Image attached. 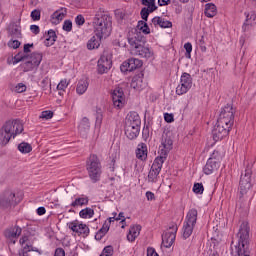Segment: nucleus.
<instances>
[{
  "mask_svg": "<svg viewBox=\"0 0 256 256\" xmlns=\"http://www.w3.org/2000/svg\"><path fill=\"white\" fill-rule=\"evenodd\" d=\"M173 149V139H171V136L169 134H163L161 138V144L159 146L157 157L158 159H161L162 161H167V157Z\"/></svg>",
  "mask_w": 256,
  "mask_h": 256,
  "instance_id": "8",
  "label": "nucleus"
},
{
  "mask_svg": "<svg viewBox=\"0 0 256 256\" xmlns=\"http://www.w3.org/2000/svg\"><path fill=\"white\" fill-rule=\"evenodd\" d=\"M23 63L21 67L24 71H32L33 70V57L30 59L21 60Z\"/></svg>",
  "mask_w": 256,
  "mask_h": 256,
  "instance_id": "41",
  "label": "nucleus"
},
{
  "mask_svg": "<svg viewBox=\"0 0 256 256\" xmlns=\"http://www.w3.org/2000/svg\"><path fill=\"white\" fill-rule=\"evenodd\" d=\"M139 67H143V61L137 58H130L128 61L122 63L120 71H122V73H127V71H135V69H139Z\"/></svg>",
  "mask_w": 256,
  "mask_h": 256,
  "instance_id": "19",
  "label": "nucleus"
},
{
  "mask_svg": "<svg viewBox=\"0 0 256 256\" xmlns=\"http://www.w3.org/2000/svg\"><path fill=\"white\" fill-rule=\"evenodd\" d=\"M203 191H205V188L203 187L202 183H195L193 186V192L196 195H203Z\"/></svg>",
  "mask_w": 256,
  "mask_h": 256,
  "instance_id": "45",
  "label": "nucleus"
},
{
  "mask_svg": "<svg viewBox=\"0 0 256 256\" xmlns=\"http://www.w3.org/2000/svg\"><path fill=\"white\" fill-rule=\"evenodd\" d=\"M147 256H159L154 248H148L147 249Z\"/></svg>",
  "mask_w": 256,
  "mask_h": 256,
  "instance_id": "62",
  "label": "nucleus"
},
{
  "mask_svg": "<svg viewBox=\"0 0 256 256\" xmlns=\"http://www.w3.org/2000/svg\"><path fill=\"white\" fill-rule=\"evenodd\" d=\"M116 221H121V223H125V215L123 212H120L118 216H115Z\"/></svg>",
  "mask_w": 256,
  "mask_h": 256,
  "instance_id": "61",
  "label": "nucleus"
},
{
  "mask_svg": "<svg viewBox=\"0 0 256 256\" xmlns=\"http://www.w3.org/2000/svg\"><path fill=\"white\" fill-rule=\"evenodd\" d=\"M93 27L95 35H98L99 37L103 38L111 35L113 22L111 21L110 16L105 13L103 8L96 10L93 18Z\"/></svg>",
  "mask_w": 256,
  "mask_h": 256,
  "instance_id": "1",
  "label": "nucleus"
},
{
  "mask_svg": "<svg viewBox=\"0 0 256 256\" xmlns=\"http://www.w3.org/2000/svg\"><path fill=\"white\" fill-rule=\"evenodd\" d=\"M67 87H69V81H67V79H63L59 82V84L57 85V91L59 92V95H63V93H65V89H67Z\"/></svg>",
  "mask_w": 256,
  "mask_h": 256,
  "instance_id": "40",
  "label": "nucleus"
},
{
  "mask_svg": "<svg viewBox=\"0 0 256 256\" xmlns=\"http://www.w3.org/2000/svg\"><path fill=\"white\" fill-rule=\"evenodd\" d=\"M8 46H10L12 49H19L21 47V42L19 40H10L8 42Z\"/></svg>",
  "mask_w": 256,
  "mask_h": 256,
  "instance_id": "53",
  "label": "nucleus"
},
{
  "mask_svg": "<svg viewBox=\"0 0 256 256\" xmlns=\"http://www.w3.org/2000/svg\"><path fill=\"white\" fill-rule=\"evenodd\" d=\"M245 22L242 26L244 31H249L251 27H255L256 25V11H251L249 13L245 12Z\"/></svg>",
  "mask_w": 256,
  "mask_h": 256,
  "instance_id": "25",
  "label": "nucleus"
},
{
  "mask_svg": "<svg viewBox=\"0 0 256 256\" xmlns=\"http://www.w3.org/2000/svg\"><path fill=\"white\" fill-rule=\"evenodd\" d=\"M128 43L132 46L133 49H137V47H141L145 45V37L141 32H135L128 37Z\"/></svg>",
  "mask_w": 256,
  "mask_h": 256,
  "instance_id": "22",
  "label": "nucleus"
},
{
  "mask_svg": "<svg viewBox=\"0 0 256 256\" xmlns=\"http://www.w3.org/2000/svg\"><path fill=\"white\" fill-rule=\"evenodd\" d=\"M31 47H33V44H25L23 52H19L14 56L13 64L16 65V63H21V61H25V59H31L33 57Z\"/></svg>",
  "mask_w": 256,
  "mask_h": 256,
  "instance_id": "20",
  "label": "nucleus"
},
{
  "mask_svg": "<svg viewBox=\"0 0 256 256\" xmlns=\"http://www.w3.org/2000/svg\"><path fill=\"white\" fill-rule=\"evenodd\" d=\"M164 121H166V123H173V121H175V118L173 114L164 113Z\"/></svg>",
  "mask_w": 256,
  "mask_h": 256,
  "instance_id": "56",
  "label": "nucleus"
},
{
  "mask_svg": "<svg viewBox=\"0 0 256 256\" xmlns=\"http://www.w3.org/2000/svg\"><path fill=\"white\" fill-rule=\"evenodd\" d=\"M101 39H103V37L98 36L97 34L92 36L87 42V49H89V51L99 49V47H101Z\"/></svg>",
  "mask_w": 256,
  "mask_h": 256,
  "instance_id": "29",
  "label": "nucleus"
},
{
  "mask_svg": "<svg viewBox=\"0 0 256 256\" xmlns=\"http://www.w3.org/2000/svg\"><path fill=\"white\" fill-rule=\"evenodd\" d=\"M40 87L43 89V91H47V89H51V80L46 77L41 81Z\"/></svg>",
  "mask_w": 256,
  "mask_h": 256,
  "instance_id": "48",
  "label": "nucleus"
},
{
  "mask_svg": "<svg viewBox=\"0 0 256 256\" xmlns=\"http://www.w3.org/2000/svg\"><path fill=\"white\" fill-rule=\"evenodd\" d=\"M163 163H165V160L155 158L148 172V183H157L159 181V173H161V169H163Z\"/></svg>",
  "mask_w": 256,
  "mask_h": 256,
  "instance_id": "11",
  "label": "nucleus"
},
{
  "mask_svg": "<svg viewBox=\"0 0 256 256\" xmlns=\"http://www.w3.org/2000/svg\"><path fill=\"white\" fill-rule=\"evenodd\" d=\"M150 13H153V11H151V8H149L148 6L141 9L140 15L143 21H147V19H149Z\"/></svg>",
  "mask_w": 256,
  "mask_h": 256,
  "instance_id": "44",
  "label": "nucleus"
},
{
  "mask_svg": "<svg viewBox=\"0 0 256 256\" xmlns=\"http://www.w3.org/2000/svg\"><path fill=\"white\" fill-rule=\"evenodd\" d=\"M131 87L132 89H136L137 91L143 89V78H141L140 76H134L131 81Z\"/></svg>",
  "mask_w": 256,
  "mask_h": 256,
  "instance_id": "38",
  "label": "nucleus"
},
{
  "mask_svg": "<svg viewBox=\"0 0 256 256\" xmlns=\"http://www.w3.org/2000/svg\"><path fill=\"white\" fill-rule=\"evenodd\" d=\"M249 223L243 222L237 233L238 244L235 246L237 256H251L249 249Z\"/></svg>",
  "mask_w": 256,
  "mask_h": 256,
  "instance_id": "3",
  "label": "nucleus"
},
{
  "mask_svg": "<svg viewBox=\"0 0 256 256\" xmlns=\"http://www.w3.org/2000/svg\"><path fill=\"white\" fill-rule=\"evenodd\" d=\"M67 227L71 231H73V233H76L77 235H82L83 237H88L90 233L89 226H87V224H83V222H80L78 220L67 223Z\"/></svg>",
  "mask_w": 256,
  "mask_h": 256,
  "instance_id": "16",
  "label": "nucleus"
},
{
  "mask_svg": "<svg viewBox=\"0 0 256 256\" xmlns=\"http://www.w3.org/2000/svg\"><path fill=\"white\" fill-rule=\"evenodd\" d=\"M55 41H57V33H55L53 29L48 30L46 39L44 40V45L46 47H51L55 45Z\"/></svg>",
  "mask_w": 256,
  "mask_h": 256,
  "instance_id": "32",
  "label": "nucleus"
},
{
  "mask_svg": "<svg viewBox=\"0 0 256 256\" xmlns=\"http://www.w3.org/2000/svg\"><path fill=\"white\" fill-rule=\"evenodd\" d=\"M177 230H178L177 224H172L169 227V230L164 234H162L163 247H165L166 249H169V247H171L173 243H175V239L177 237Z\"/></svg>",
  "mask_w": 256,
  "mask_h": 256,
  "instance_id": "14",
  "label": "nucleus"
},
{
  "mask_svg": "<svg viewBox=\"0 0 256 256\" xmlns=\"http://www.w3.org/2000/svg\"><path fill=\"white\" fill-rule=\"evenodd\" d=\"M18 151L23 154L31 153L33 151V146L27 142H21L18 144Z\"/></svg>",
  "mask_w": 256,
  "mask_h": 256,
  "instance_id": "39",
  "label": "nucleus"
},
{
  "mask_svg": "<svg viewBox=\"0 0 256 256\" xmlns=\"http://www.w3.org/2000/svg\"><path fill=\"white\" fill-rule=\"evenodd\" d=\"M86 171L92 183L101 181V175H103V166L101 165L99 156L96 154H90L86 160Z\"/></svg>",
  "mask_w": 256,
  "mask_h": 256,
  "instance_id": "4",
  "label": "nucleus"
},
{
  "mask_svg": "<svg viewBox=\"0 0 256 256\" xmlns=\"http://www.w3.org/2000/svg\"><path fill=\"white\" fill-rule=\"evenodd\" d=\"M197 215L198 212L195 208L188 211L182 228L183 239H189V237L193 235V229H195V225H197Z\"/></svg>",
  "mask_w": 256,
  "mask_h": 256,
  "instance_id": "7",
  "label": "nucleus"
},
{
  "mask_svg": "<svg viewBox=\"0 0 256 256\" xmlns=\"http://www.w3.org/2000/svg\"><path fill=\"white\" fill-rule=\"evenodd\" d=\"M111 97L113 106L116 109H123L125 107V92H123V88L116 87L111 91Z\"/></svg>",
  "mask_w": 256,
  "mask_h": 256,
  "instance_id": "15",
  "label": "nucleus"
},
{
  "mask_svg": "<svg viewBox=\"0 0 256 256\" xmlns=\"http://www.w3.org/2000/svg\"><path fill=\"white\" fill-rule=\"evenodd\" d=\"M193 87L191 74L184 72L180 77V85L176 87V95H185Z\"/></svg>",
  "mask_w": 256,
  "mask_h": 256,
  "instance_id": "9",
  "label": "nucleus"
},
{
  "mask_svg": "<svg viewBox=\"0 0 256 256\" xmlns=\"http://www.w3.org/2000/svg\"><path fill=\"white\" fill-rule=\"evenodd\" d=\"M113 253H114L113 246L109 245L104 247V249L102 250L99 256H113Z\"/></svg>",
  "mask_w": 256,
  "mask_h": 256,
  "instance_id": "46",
  "label": "nucleus"
},
{
  "mask_svg": "<svg viewBox=\"0 0 256 256\" xmlns=\"http://www.w3.org/2000/svg\"><path fill=\"white\" fill-rule=\"evenodd\" d=\"M20 245H22V253L19 256H29V253L33 251V244L29 242V236H22L19 240Z\"/></svg>",
  "mask_w": 256,
  "mask_h": 256,
  "instance_id": "26",
  "label": "nucleus"
},
{
  "mask_svg": "<svg viewBox=\"0 0 256 256\" xmlns=\"http://www.w3.org/2000/svg\"><path fill=\"white\" fill-rule=\"evenodd\" d=\"M141 4L148 7L150 9V11H157V6L155 5V0H141Z\"/></svg>",
  "mask_w": 256,
  "mask_h": 256,
  "instance_id": "43",
  "label": "nucleus"
},
{
  "mask_svg": "<svg viewBox=\"0 0 256 256\" xmlns=\"http://www.w3.org/2000/svg\"><path fill=\"white\" fill-rule=\"evenodd\" d=\"M184 49L186 51V57H191V51H193V45L190 42L184 44Z\"/></svg>",
  "mask_w": 256,
  "mask_h": 256,
  "instance_id": "54",
  "label": "nucleus"
},
{
  "mask_svg": "<svg viewBox=\"0 0 256 256\" xmlns=\"http://www.w3.org/2000/svg\"><path fill=\"white\" fill-rule=\"evenodd\" d=\"M146 198L148 201H153V199H155V194L151 191H147L146 192Z\"/></svg>",
  "mask_w": 256,
  "mask_h": 256,
  "instance_id": "63",
  "label": "nucleus"
},
{
  "mask_svg": "<svg viewBox=\"0 0 256 256\" xmlns=\"http://www.w3.org/2000/svg\"><path fill=\"white\" fill-rule=\"evenodd\" d=\"M251 168H246L240 176L239 191L241 195H247L249 189H251Z\"/></svg>",
  "mask_w": 256,
  "mask_h": 256,
  "instance_id": "12",
  "label": "nucleus"
},
{
  "mask_svg": "<svg viewBox=\"0 0 256 256\" xmlns=\"http://www.w3.org/2000/svg\"><path fill=\"white\" fill-rule=\"evenodd\" d=\"M204 13L206 17L213 19V17L217 15V6H215L213 3L206 4Z\"/></svg>",
  "mask_w": 256,
  "mask_h": 256,
  "instance_id": "35",
  "label": "nucleus"
},
{
  "mask_svg": "<svg viewBox=\"0 0 256 256\" xmlns=\"http://www.w3.org/2000/svg\"><path fill=\"white\" fill-rule=\"evenodd\" d=\"M75 23L79 27H81L82 25H85V17H83V15H81V14L76 16Z\"/></svg>",
  "mask_w": 256,
  "mask_h": 256,
  "instance_id": "55",
  "label": "nucleus"
},
{
  "mask_svg": "<svg viewBox=\"0 0 256 256\" xmlns=\"http://www.w3.org/2000/svg\"><path fill=\"white\" fill-rule=\"evenodd\" d=\"M101 123H103V113L101 112H97V115H96V123H95V126L99 128H101Z\"/></svg>",
  "mask_w": 256,
  "mask_h": 256,
  "instance_id": "52",
  "label": "nucleus"
},
{
  "mask_svg": "<svg viewBox=\"0 0 256 256\" xmlns=\"http://www.w3.org/2000/svg\"><path fill=\"white\" fill-rule=\"evenodd\" d=\"M235 112L236 110L233 107V104H227L221 109L217 123L232 129L235 124Z\"/></svg>",
  "mask_w": 256,
  "mask_h": 256,
  "instance_id": "6",
  "label": "nucleus"
},
{
  "mask_svg": "<svg viewBox=\"0 0 256 256\" xmlns=\"http://www.w3.org/2000/svg\"><path fill=\"white\" fill-rule=\"evenodd\" d=\"M23 201V194L13 192L12 190H5L0 195V207L2 209H9V207H15Z\"/></svg>",
  "mask_w": 256,
  "mask_h": 256,
  "instance_id": "5",
  "label": "nucleus"
},
{
  "mask_svg": "<svg viewBox=\"0 0 256 256\" xmlns=\"http://www.w3.org/2000/svg\"><path fill=\"white\" fill-rule=\"evenodd\" d=\"M41 61H43V54L39 52H34V65L39 67V65H41Z\"/></svg>",
  "mask_w": 256,
  "mask_h": 256,
  "instance_id": "50",
  "label": "nucleus"
},
{
  "mask_svg": "<svg viewBox=\"0 0 256 256\" xmlns=\"http://www.w3.org/2000/svg\"><path fill=\"white\" fill-rule=\"evenodd\" d=\"M23 133V124L19 120L6 121L0 128V145L5 147L11 141V137L15 139L17 135Z\"/></svg>",
  "mask_w": 256,
  "mask_h": 256,
  "instance_id": "2",
  "label": "nucleus"
},
{
  "mask_svg": "<svg viewBox=\"0 0 256 256\" xmlns=\"http://www.w3.org/2000/svg\"><path fill=\"white\" fill-rule=\"evenodd\" d=\"M39 119H45L46 121L49 119H53V111L51 110L42 111L41 115L39 116Z\"/></svg>",
  "mask_w": 256,
  "mask_h": 256,
  "instance_id": "47",
  "label": "nucleus"
},
{
  "mask_svg": "<svg viewBox=\"0 0 256 256\" xmlns=\"http://www.w3.org/2000/svg\"><path fill=\"white\" fill-rule=\"evenodd\" d=\"M53 256H65V250L63 248H56Z\"/></svg>",
  "mask_w": 256,
  "mask_h": 256,
  "instance_id": "59",
  "label": "nucleus"
},
{
  "mask_svg": "<svg viewBox=\"0 0 256 256\" xmlns=\"http://www.w3.org/2000/svg\"><path fill=\"white\" fill-rule=\"evenodd\" d=\"M152 25L154 27H160L161 29H171L173 23L161 16H155L152 18Z\"/></svg>",
  "mask_w": 256,
  "mask_h": 256,
  "instance_id": "27",
  "label": "nucleus"
},
{
  "mask_svg": "<svg viewBox=\"0 0 256 256\" xmlns=\"http://www.w3.org/2000/svg\"><path fill=\"white\" fill-rule=\"evenodd\" d=\"M132 53L138 55V57H141L142 59H151V57H153V52L149 47L145 46V44L132 49Z\"/></svg>",
  "mask_w": 256,
  "mask_h": 256,
  "instance_id": "23",
  "label": "nucleus"
},
{
  "mask_svg": "<svg viewBox=\"0 0 256 256\" xmlns=\"http://www.w3.org/2000/svg\"><path fill=\"white\" fill-rule=\"evenodd\" d=\"M36 213L39 216L45 215L47 213V209H45V207L43 206H40L39 208L36 209Z\"/></svg>",
  "mask_w": 256,
  "mask_h": 256,
  "instance_id": "60",
  "label": "nucleus"
},
{
  "mask_svg": "<svg viewBox=\"0 0 256 256\" xmlns=\"http://www.w3.org/2000/svg\"><path fill=\"white\" fill-rule=\"evenodd\" d=\"M112 215H113V217L108 218V222L107 221L104 222V223H108L109 226L111 225V223L116 221L115 217H117V212L112 213Z\"/></svg>",
  "mask_w": 256,
  "mask_h": 256,
  "instance_id": "64",
  "label": "nucleus"
},
{
  "mask_svg": "<svg viewBox=\"0 0 256 256\" xmlns=\"http://www.w3.org/2000/svg\"><path fill=\"white\" fill-rule=\"evenodd\" d=\"M8 37L11 39H21L23 34L21 33V22H11L7 27Z\"/></svg>",
  "mask_w": 256,
  "mask_h": 256,
  "instance_id": "21",
  "label": "nucleus"
},
{
  "mask_svg": "<svg viewBox=\"0 0 256 256\" xmlns=\"http://www.w3.org/2000/svg\"><path fill=\"white\" fill-rule=\"evenodd\" d=\"M139 131H141V128L139 127L125 125V135L128 139H137L139 136Z\"/></svg>",
  "mask_w": 256,
  "mask_h": 256,
  "instance_id": "31",
  "label": "nucleus"
},
{
  "mask_svg": "<svg viewBox=\"0 0 256 256\" xmlns=\"http://www.w3.org/2000/svg\"><path fill=\"white\" fill-rule=\"evenodd\" d=\"M81 219H93V215H95V210L92 208H84L79 212Z\"/></svg>",
  "mask_w": 256,
  "mask_h": 256,
  "instance_id": "37",
  "label": "nucleus"
},
{
  "mask_svg": "<svg viewBox=\"0 0 256 256\" xmlns=\"http://www.w3.org/2000/svg\"><path fill=\"white\" fill-rule=\"evenodd\" d=\"M138 27H140V31L144 33V35H149L151 33V29L149 28V25H147V22L140 20L138 22Z\"/></svg>",
  "mask_w": 256,
  "mask_h": 256,
  "instance_id": "42",
  "label": "nucleus"
},
{
  "mask_svg": "<svg viewBox=\"0 0 256 256\" xmlns=\"http://www.w3.org/2000/svg\"><path fill=\"white\" fill-rule=\"evenodd\" d=\"M65 15H67V9L60 8L56 10L50 17L52 25H59L65 19Z\"/></svg>",
  "mask_w": 256,
  "mask_h": 256,
  "instance_id": "28",
  "label": "nucleus"
},
{
  "mask_svg": "<svg viewBox=\"0 0 256 256\" xmlns=\"http://www.w3.org/2000/svg\"><path fill=\"white\" fill-rule=\"evenodd\" d=\"M98 232L102 233L104 236L107 235V233H109V223H104Z\"/></svg>",
  "mask_w": 256,
  "mask_h": 256,
  "instance_id": "57",
  "label": "nucleus"
},
{
  "mask_svg": "<svg viewBox=\"0 0 256 256\" xmlns=\"http://www.w3.org/2000/svg\"><path fill=\"white\" fill-rule=\"evenodd\" d=\"M63 31L70 33L73 30V22L71 20H65L62 26Z\"/></svg>",
  "mask_w": 256,
  "mask_h": 256,
  "instance_id": "49",
  "label": "nucleus"
},
{
  "mask_svg": "<svg viewBox=\"0 0 256 256\" xmlns=\"http://www.w3.org/2000/svg\"><path fill=\"white\" fill-rule=\"evenodd\" d=\"M21 233H23V229L18 225H14L6 228L3 235L11 245H15V243H17V239L21 237Z\"/></svg>",
  "mask_w": 256,
  "mask_h": 256,
  "instance_id": "13",
  "label": "nucleus"
},
{
  "mask_svg": "<svg viewBox=\"0 0 256 256\" xmlns=\"http://www.w3.org/2000/svg\"><path fill=\"white\" fill-rule=\"evenodd\" d=\"M87 89H89V81L87 79L79 80L76 86V93L78 95H84V93L87 92Z\"/></svg>",
  "mask_w": 256,
  "mask_h": 256,
  "instance_id": "33",
  "label": "nucleus"
},
{
  "mask_svg": "<svg viewBox=\"0 0 256 256\" xmlns=\"http://www.w3.org/2000/svg\"><path fill=\"white\" fill-rule=\"evenodd\" d=\"M219 167H221V164L219 163V152L214 151L211 157L207 160L203 172L205 175H213L215 171H218Z\"/></svg>",
  "mask_w": 256,
  "mask_h": 256,
  "instance_id": "10",
  "label": "nucleus"
},
{
  "mask_svg": "<svg viewBox=\"0 0 256 256\" xmlns=\"http://www.w3.org/2000/svg\"><path fill=\"white\" fill-rule=\"evenodd\" d=\"M112 65L113 60H111V55L107 52H104L98 60V73L101 75H103V73H107V71L111 69Z\"/></svg>",
  "mask_w": 256,
  "mask_h": 256,
  "instance_id": "18",
  "label": "nucleus"
},
{
  "mask_svg": "<svg viewBox=\"0 0 256 256\" xmlns=\"http://www.w3.org/2000/svg\"><path fill=\"white\" fill-rule=\"evenodd\" d=\"M141 234V225H134L130 228L129 234L127 235L128 241H135V238Z\"/></svg>",
  "mask_w": 256,
  "mask_h": 256,
  "instance_id": "34",
  "label": "nucleus"
},
{
  "mask_svg": "<svg viewBox=\"0 0 256 256\" xmlns=\"http://www.w3.org/2000/svg\"><path fill=\"white\" fill-rule=\"evenodd\" d=\"M27 91V86L23 83H18L15 87L16 93H25Z\"/></svg>",
  "mask_w": 256,
  "mask_h": 256,
  "instance_id": "51",
  "label": "nucleus"
},
{
  "mask_svg": "<svg viewBox=\"0 0 256 256\" xmlns=\"http://www.w3.org/2000/svg\"><path fill=\"white\" fill-rule=\"evenodd\" d=\"M83 205H89V197L82 196L75 198V200L70 204V207H83Z\"/></svg>",
  "mask_w": 256,
  "mask_h": 256,
  "instance_id": "36",
  "label": "nucleus"
},
{
  "mask_svg": "<svg viewBox=\"0 0 256 256\" xmlns=\"http://www.w3.org/2000/svg\"><path fill=\"white\" fill-rule=\"evenodd\" d=\"M125 125L141 128V118L139 114L137 112H130L125 119Z\"/></svg>",
  "mask_w": 256,
  "mask_h": 256,
  "instance_id": "24",
  "label": "nucleus"
},
{
  "mask_svg": "<svg viewBox=\"0 0 256 256\" xmlns=\"http://www.w3.org/2000/svg\"><path fill=\"white\" fill-rule=\"evenodd\" d=\"M231 131V128L228 126H225L223 124H220L219 122H216L213 130H212V138L213 141H221L222 139H225L227 135H229V132Z\"/></svg>",
  "mask_w": 256,
  "mask_h": 256,
  "instance_id": "17",
  "label": "nucleus"
},
{
  "mask_svg": "<svg viewBox=\"0 0 256 256\" xmlns=\"http://www.w3.org/2000/svg\"><path fill=\"white\" fill-rule=\"evenodd\" d=\"M136 157L140 160V161H147V144L145 143H140L138 144L137 148H136Z\"/></svg>",
  "mask_w": 256,
  "mask_h": 256,
  "instance_id": "30",
  "label": "nucleus"
},
{
  "mask_svg": "<svg viewBox=\"0 0 256 256\" xmlns=\"http://www.w3.org/2000/svg\"><path fill=\"white\" fill-rule=\"evenodd\" d=\"M41 19V11L33 10V21H39Z\"/></svg>",
  "mask_w": 256,
  "mask_h": 256,
  "instance_id": "58",
  "label": "nucleus"
}]
</instances>
